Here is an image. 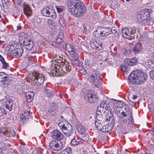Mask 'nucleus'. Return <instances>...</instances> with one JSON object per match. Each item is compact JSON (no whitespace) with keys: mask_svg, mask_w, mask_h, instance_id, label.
Returning <instances> with one entry per match:
<instances>
[{"mask_svg":"<svg viewBox=\"0 0 154 154\" xmlns=\"http://www.w3.org/2000/svg\"><path fill=\"white\" fill-rule=\"evenodd\" d=\"M68 9L72 14L79 17L84 15L86 12V8L80 1L73 0L69 3Z\"/></svg>","mask_w":154,"mask_h":154,"instance_id":"nucleus-1","label":"nucleus"},{"mask_svg":"<svg viewBox=\"0 0 154 154\" xmlns=\"http://www.w3.org/2000/svg\"><path fill=\"white\" fill-rule=\"evenodd\" d=\"M130 82L134 84H142L146 80V75L140 70L132 71L128 76Z\"/></svg>","mask_w":154,"mask_h":154,"instance_id":"nucleus-2","label":"nucleus"},{"mask_svg":"<svg viewBox=\"0 0 154 154\" xmlns=\"http://www.w3.org/2000/svg\"><path fill=\"white\" fill-rule=\"evenodd\" d=\"M112 106V103L106 100L102 101L100 104L99 106L97 108L98 111H100L102 113L106 114L109 112L111 115Z\"/></svg>","mask_w":154,"mask_h":154,"instance_id":"nucleus-3","label":"nucleus"},{"mask_svg":"<svg viewBox=\"0 0 154 154\" xmlns=\"http://www.w3.org/2000/svg\"><path fill=\"white\" fill-rule=\"evenodd\" d=\"M58 126L66 136L69 137L73 134V129L70 123L66 122H62L58 124Z\"/></svg>","mask_w":154,"mask_h":154,"instance_id":"nucleus-4","label":"nucleus"},{"mask_svg":"<svg viewBox=\"0 0 154 154\" xmlns=\"http://www.w3.org/2000/svg\"><path fill=\"white\" fill-rule=\"evenodd\" d=\"M106 114L102 113L100 111H97L96 112L95 125L96 127L97 128L100 127L102 125H103L106 122H107L108 120L106 118Z\"/></svg>","mask_w":154,"mask_h":154,"instance_id":"nucleus-5","label":"nucleus"},{"mask_svg":"<svg viewBox=\"0 0 154 154\" xmlns=\"http://www.w3.org/2000/svg\"><path fill=\"white\" fill-rule=\"evenodd\" d=\"M150 13L148 11V9H146L142 11L140 14L138 16L137 19L140 22L146 25L150 19Z\"/></svg>","mask_w":154,"mask_h":154,"instance_id":"nucleus-6","label":"nucleus"},{"mask_svg":"<svg viewBox=\"0 0 154 154\" xmlns=\"http://www.w3.org/2000/svg\"><path fill=\"white\" fill-rule=\"evenodd\" d=\"M135 28H128L125 27L122 30V34L123 36L128 39H131L134 38V34L136 32Z\"/></svg>","mask_w":154,"mask_h":154,"instance_id":"nucleus-7","label":"nucleus"},{"mask_svg":"<svg viewBox=\"0 0 154 154\" xmlns=\"http://www.w3.org/2000/svg\"><path fill=\"white\" fill-rule=\"evenodd\" d=\"M83 96L85 99L88 102L94 103L96 101L97 97L95 94L91 90H88L84 94Z\"/></svg>","mask_w":154,"mask_h":154,"instance_id":"nucleus-8","label":"nucleus"},{"mask_svg":"<svg viewBox=\"0 0 154 154\" xmlns=\"http://www.w3.org/2000/svg\"><path fill=\"white\" fill-rule=\"evenodd\" d=\"M42 13L45 16L50 17L54 19L56 17V14L54 9L50 8L49 7L43 8L42 10Z\"/></svg>","mask_w":154,"mask_h":154,"instance_id":"nucleus-9","label":"nucleus"},{"mask_svg":"<svg viewBox=\"0 0 154 154\" xmlns=\"http://www.w3.org/2000/svg\"><path fill=\"white\" fill-rule=\"evenodd\" d=\"M49 146L52 150L58 151L62 148L63 144L60 141L54 140L50 143Z\"/></svg>","mask_w":154,"mask_h":154,"instance_id":"nucleus-10","label":"nucleus"},{"mask_svg":"<svg viewBox=\"0 0 154 154\" xmlns=\"http://www.w3.org/2000/svg\"><path fill=\"white\" fill-rule=\"evenodd\" d=\"M100 74L97 70L92 71L91 75V79L94 83L100 84L101 79L100 78Z\"/></svg>","mask_w":154,"mask_h":154,"instance_id":"nucleus-11","label":"nucleus"},{"mask_svg":"<svg viewBox=\"0 0 154 154\" xmlns=\"http://www.w3.org/2000/svg\"><path fill=\"white\" fill-rule=\"evenodd\" d=\"M33 82L37 85H42L44 83V79L42 75L36 72L32 74Z\"/></svg>","mask_w":154,"mask_h":154,"instance_id":"nucleus-12","label":"nucleus"},{"mask_svg":"<svg viewBox=\"0 0 154 154\" xmlns=\"http://www.w3.org/2000/svg\"><path fill=\"white\" fill-rule=\"evenodd\" d=\"M62 63L61 66L59 69H58L60 72L61 73H66L67 72H69L71 70V66L70 65L69 62L66 61L64 63L63 61H62Z\"/></svg>","mask_w":154,"mask_h":154,"instance_id":"nucleus-13","label":"nucleus"},{"mask_svg":"<svg viewBox=\"0 0 154 154\" xmlns=\"http://www.w3.org/2000/svg\"><path fill=\"white\" fill-rule=\"evenodd\" d=\"M100 126V127H98L97 128L99 130L103 132H106L111 130L113 125L111 126V125L107 121V122H105L103 125H102Z\"/></svg>","mask_w":154,"mask_h":154,"instance_id":"nucleus-14","label":"nucleus"},{"mask_svg":"<svg viewBox=\"0 0 154 154\" xmlns=\"http://www.w3.org/2000/svg\"><path fill=\"white\" fill-rule=\"evenodd\" d=\"M124 117L121 116H119V122L122 124L126 123L132 124L134 122V120L132 115L128 116L127 118H124Z\"/></svg>","mask_w":154,"mask_h":154,"instance_id":"nucleus-15","label":"nucleus"},{"mask_svg":"<svg viewBox=\"0 0 154 154\" xmlns=\"http://www.w3.org/2000/svg\"><path fill=\"white\" fill-rule=\"evenodd\" d=\"M51 135L54 139L59 140L63 139L64 137L63 135L58 130L53 131L51 133Z\"/></svg>","mask_w":154,"mask_h":154,"instance_id":"nucleus-16","label":"nucleus"},{"mask_svg":"<svg viewBox=\"0 0 154 154\" xmlns=\"http://www.w3.org/2000/svg\"><path fill=\"white\" fill-rule=\"evenodd\" d=\"M90 43L91 47L94 49L100 50L102 48V44L96 40H92L90 41Z\"/></svg>","mask_w":154,"mask_h":154,"instance_id":"nucleus-17","label":"nucleus"},{"mask_svg":"<svg viewBox=\"0 0 154 154\" xmlns=\"http://www.w3.org/2000/svg\"><path fill=\"white\" fill-rule=\"evenodd\" d=\"M30 117L29 112L25 110L24 111L23 113L22 114L20 115V121L23 123H25L28 120Z\"/></svg>","mask_w":154,"mask_h":154,"instance_id":"nucleus-18","label":"nucleus"},{"mask_svg":"<svg viewBox=\"0 0 154 154\" xmlns=\"http://www.w3.org/2000/svg\"><path fill=\"white\" fill-rule=\"evenodd\" d=\"M23 42L24 46L25 47V48L29 50L31 49L33 46V42L31 41L30 38L29 39H25Z\"/></svg>","mask_w":154,"mask_h":154,"instance_id":"nucleus-19","label":"nucleus"},{"mask_svg":"<svg viewBox=\"0 0 154 154\" xmlns=\"http://www.w3.org/2000/svg\"><path fill=\"white\" fill-rule=\"evenodd\" d=\"M23 52V49L22 48H17L13 51V55L15 57H20Z\"/></svg>","mask_w":154,"mask_h":154,"instance_id":"nucleus-20","label":"nucleus"},{"mask_svg":"<svg viewBox=\"0 0 154 154\" xmlns=\"http://www.w3.org/2000/svg\"><path fill=\"white\" fill-rule=\"evenodd\" d=\"M72 45L70 44H67L66 45V50L67 51H71L72 53L70 54V56L73 58V59L78 57V55L75 52L73 51V49L72 48Z\"/></svg>","mask_w":154,"mask_h":154,"instance_id":"nucleus-21","label":"nucleus"},{"mask_svg":"<svg viewBox=\"0 0 154 154\" xmlns=\"http://www.w3.org/2000/svg\"><path fill=\"white\" fill-rule=\"evenodd\" d=\"M124 110H123L121 113L122 115V116L123 117H126L127 116L129 115H131L132 113L131 111L128 106L127 105L125 106L124 108Z\"/></svg>","mask_w":154,"mask_h":154,"instance_id":"nucleus-22","label":"nucleus"},{"mask_svg":"<svg viewBox=\"0 0 154 154\" xmlns=\"http://www.w3.org/2000/svg\"><path fill=\"white\" fill-rule=\"evenodd\" d=\"M110 34V28H103L100 32V35L101 36H106Z\"/></svg>","mask_w":154,"mask_h":154,"instance_id":"nucleus-23","label":"nucleus"},{"mask_svg":"<svg viewBox=\"0 0 154 154\" xmlns=\"http://www.w3.org/2000/svg\"><path fill=\"white\" fill-rule=\"evenodd\" d=\"M13 102L12 100L10 99H7L5 103V106L6 109H8L9 111L12 110V105Z\"/></svg>","mask_w":154,"mask_h":154,"instance_id":"nucleus-24","label":"nucleus"},{"mask_svg":"<svg viewBox=\"0 0 154 154\" xmlns=\"http://www.w3.org/2000/svg\"><path fill=\"white\" fill-rule=\"evenodd\" d=\"M27 101L28 102H31L33 100L34 94L33 92H29L26 94Z\"/></svg>","mask_w":154,"mask_h":154,"instance_id":"nucleus-25","label":"nucleus"},{"mask_svg":"<svg viewBox=\"0 0 154 154\" xmlns=\"http://www.w3.org/2000/svg\"><path fill=\"white\" fill-rule=\"evenodd\" d=\"M131 65H129L128 64L126 63L125 60V63L122 64L120 66L121 70L125 72H127L130 69V66Z\"/></svg>","mask_w":154,"mask_h":154,"instance_id":"nucleus-26","label":"nucleus"},{"mask_svg":"<svg viewBox=\"0 0 154 154\" xmlns=\"http://www.w3.org/2000/svg\"><path fill=\"white\" fill-rule=\"evenodd\" d=\"M125 61L126 63L128 64L129 65H132L137 63V59L136 58L134 57L131 59H126Z\"/></svg>","mask_w":154,"mask_h":154,"instance_id":"nucleus-27","label":"nucleus"},{"mask_svg":"<svg viewBox=\"0 0 154 154\" xmlns=\"http://www.w3.org/2000/svg\"><path fill=\"white\" fill-rule=\"evenodd\" d=\"M24 12L26 16H29L31 13V10L29 6L26 5L23 9Z\"/></svg>","mask_w":154,"mask_h":154,"instance_id":"nucleus-28","label":"nucleus"},{"mask_svg":"<svg viewBox=\"0 0 154 154\" xmlns=\"http://www.w3.org/2000/svg\"><path fill=\"white\" fill-rule=\"evenodd\" d=\"M71 63L73 65L76 66H78L79 65L81 64L82 63L81 62H80L78 57L72 59L71 61Z\"/></svg>","mask_w":154,"mask_h":154,"instance_id":"nucleus-29","label":"nucleus"},{"mask_svg":"<svg viewBox=\"0 0 154 154\" xmlns=\"http://www.w3.org/2000/svg\"><path fill=\"white\" fill-rule=\"evenodd\" d=\"M2 87V88H7L11 83V81L8 78L3 81Z\"/></svg>","mask_w":154,"mask_h":154,"instance_id":"nucleus-30","label":"nucleus"},{"mask_svg":"<svg viewBox=\"0 0 154 154\" xmlns=\"http://www.w3.org/2000/svg\"><path fill=\"white\" fill-rule=\"evenodd\" d=\"M72 149L71 147H68L62 151L60 154H71Z\"/></svg>","mask_w":154,"mask_h":154,"instance_id":"nucleus-31","label":"nucleus"},{"mask_svg":"<svg viewBox=\"0 0 154 154\" xmlns=\"http://www.w3.org/2000/svg\"><path fill=\"white\" fill-rule=\"evenodd\" d=\"M112 113V112H111ZM110 116H109V119L107 118V119L108 120V122L109 124L111 125V126H112L114 122V117L112 116L113 114L111 113V115L110 114Z\"/></svg>","mask_w":154,"mask_h":154,"instance_id":"nucleus-32","label":"nucleus"},{"mask_svg":"<svg viewBox=\"0 0 154 154\" xmlns=\"http://www.w3.org/2000/svg\"><path fill=\"white\" fill-rule=\"evenodd\" d=\"M128 98L130 101L132 103H134V100L137 98V96L132 94L128 95Z\"/></svg>","mask_w":154,"mask_h":154,"instance_id":"nucleus-33","label":"nucleus"},{"mask_svg":"<svg viewBox=\"0 0 154 154\" xmlns=\"http://www.w3.org/2000/svg\"><path fill=\"white\" fill-rule=\"evenodd\" d=\"M6 75L3 72H0V81L3 82L4 80L7 79Z\"/></svg>","mask_w":154,"mask_h":154,"instance_id":"nucleus-34","label":"nucleus"},{"mask_svg":"<svg viewBox=\"0 0 154 154\" xmlns=\"http://www.w3.org/2000/svg\"><path fill=\"white\" fill-rule=\"evenodd\" d=\"M71 143L73 145L75 146L80 144V142L77 141L75 139H73L72 140Z\"/></svg>","mask_w":154,"mask_h":154,"instance_id":"nucleus-35","label":"nucleus"},{"mask_svg":"<svg viewBox=\"0 0 154 154\" xmlns=\"http://www.w3.org/2000/svg\"><path fill=\"white\" fill-rule=\"evenodd\" d=\"M6 112L4 108H0V116H2L4 115H6Z\"/></svg>","mask_w":154,"mask_h":154,"instance_id":"nucleus-36","label":"nucleus"},{"mask_svg":"<svg viewBox=\"0 0 154 154\" xmlns=\"http://www.w3.org/2000/svg\"><path fill=\"white\" fill-rule=\"evenodd\" d=\"M111 32L113 34H116L118 35V32H117V29L115 27H112L111 29L110 28V33Z\"/></svg>","mask_w":154,"mask_h":154,"instance_id":"nucleus-37","label":"nucleus"},{"mask_svg":"<svg viewBox=\"0 0 154 154\" xmlns=\"http://www.w3.org/2000/svg\"><path fill=\"white\" fill-rule=\"evenodd\" d=\"M60 24L63 27H64L65 26L66 22L63 18H60L59 20Z\"/></svg>","mask_w":154,"mask_h":154,"instance_id":"nucleus-38","label":"nucleus"},{"mask_svg":"<svg viewBox=\"0 0 154 154\" xmlns=\"http://www.w3.org/2000/svg\"><path fill=\"white\" fill-rule=\"evenodd\" d=\"M22 36H23V38L24 39V41L25 39H29V38H30V37L29 35L24 32L22 33Z\"/></svg>","mask_w":154,"mask_h":154,"instance_id":"nucleus-39","label":"nucleus"},{"mask_svg":"<svg viewBox=\"0 0 154 154\" xmlns=\"http://www.w3.org/2000/svg\"><path fill=\"white\" fill-rule=\"evenodd\" d=\"M10 48L9 49V50L10 51V52L11 53V54H13V51H14L15 49H15V47L13 45H10Z\"/></svg>","mask_w":154,"mask_h":154,"instance_id":"nucleus-40","label":"nucleus"},{"mask_svg":"<svg viewBox=\"0 0 154 154\" xmlns=\"http://www.w3.org/2000/svg\"><path fill=\"white\" fill-rule=\"evenodd\" d=\"M46 95L49 98H51L53 97V94L51 91L50 90H48Z\"/></svg>","mask_w":154,"mask_h":154,"instance_id":"nucleus-41","label":"nucleus"},{"mask_svg":"<svg viewBox=\"0 0 154 154\" xmlns=\"http://www.w3.org/2000/svg\"><path fill=\"white\" fill-rule=\"evenodd\" d=\"M1 63L2 64V67L3 69H6L8 66V64L6 63L5 60Z\"/></svg>","mask_w":154,"mask_h":154,"instance_id":"nucleus-42","label":"nucleus"},{"mask_svg":"<svg viewBox=\"0 0 154 154\" xmlns=\"http://www.w3.org/2000/svg\"><path fill=\"white\" fill-rule=\"evenodd\" d=\"M114 100L116 101V103H117V104L119 103V104L118 105H117V107H121L122 106H120V104H121L122 105H123V104L125 105V104L121 101L119 100Z\"/></svg>","mask_w":154,"mask_h":154,"instance_id":"nucleus-43","label":"nucleus"},{"mask_svg":"<svg viewBox=\"0 0 154 154\" xmlns=\"http://www.w3.org/2000/svg\"><path fill=\"white\" fill-rule=\"evenodd\" d=\"M61 38H60L59 37H57L56 40L57 41V43L58 44L60 43L62 41V39L63 38V35L62 34H61Z\"/></svg>","mask_w":154,"mask_h":154,"instance_id":"nucleus-44","label":"nucleus"},{"mask_svg":"<svg viewBox=\"0 0 154 154\" xmlns=\"http://www.w3.org/2000/svg\"><path fill=\"white\" fill-rule=\"evenodd\" d=\"M76 128L77 129L78 131L83 128L82 126L79 123H77L76 125Z\"/></svg>","mask_w":154,"mask_h":154,"instance_id":"nucleus-45","label":"nucleus"},{"mask_svg":"<svg viewBox=\"0 0 154 154\" xmlns=\"http://www.w3.org/2000/svg\"><path fill=\"white\" fill-rule=\"evenodd\" d=\"M135 46L140 50L143 48L142 44L140 42H137Z\"/></svg>","mask_w":154,"mask_h":154,"instance_id":"nucleus-46","label":"nucleus"},{"mask_svg":"<svg viewBox=\"0 0 154 154\" xmlns=\"http://www.w3.org/2000/svg\"><path fill=\"white\" fill-rule=\"evenodd\" d=\"M133 51L135 53H139L140 51V49L134 46L133 49Z\"/></svg>","mask_w":154,"mask_h":154,"instance_id":"nucleus-47","label":"nucleus"},{"mask_svg":"<svg viewBox=\"0 0 154 154\" xmlns=\"http://www.w3.org/2000/svg\"><path fill=\"white\" fill-rule=\"evenodd\" d=\"M154 61H152L151 60H149L148 61V63L149 65L152 67H153V64L154 63Z\"/></svg>","mask_w":154,"mask_h":154,"instance_id":"nucleus-48","label":"nucleus"},{"mask_svg":"<svg viewBox=\"0 0 154 154\" xmlns=\"http://www.w3.org/2000/svg\"><path fill=\"white\" fill-rule=\"evenodd\" d=\"M78 132L80 134H85V131L83 128H82V129H80V130Z\"/></svg>","mask_w":154,"mask_h":154,"instance_id":"nucleus-49","label":"nucleus"},{"mask_svg":"<svg viewBox=\"0 0 154 154\" xmlns=\"http://www.w3.org/2000/svg\"><path fill=\"white\" fill-rule=\"evenodd\" d=\"M23 36H22V33L20 35L19 37V40L21 41V42L24 41V38Z\"/></svg>","mask_w":154,"mask_h":154,"instance_id":"nucleus-50","label":"nucleus"},{"mask_svg":"<svg viewBox=\"0 0 154 154\" xmlns=\"http://www.w3.org/2000/svg\"><path fill=\"white\" fill-rule=\"evenodd\" d=\"M130 51L129 50H126L123 52V54L125 55H127L128 54H130Z\"/></svg>","mask_w":154,"mask_h":154,"instance_id":"nucleus-51","label":"nucleus"},{"mask_svg":"<svg viewBox=\"0 0 154 154\" xmlns=\"http://www.w3.org/2000/svg\"><path fill=\"white\" fill-rule=\"evenodd\" d=\"M78 66H79V70H81V71L85 70L83 67L82 66L81 64V65H79Z\"/></svg>","mask_w":154,"mask_h":154,"instance_id":"nucleus-52","label":"nucleus"},{"mask_svg":"<svg viewBox=\"0 0 154 154\" xmlns=\"http://www.w3.org/2000/svg\"><path fill=\"white\" fill-rule=\"evenodd\" d=\"M57 11L58 13H60L62 12L63 11V9L62 8H56Z\"/></svg>","mask_w":154,"mask_h":154,"instance_id":"nucleus-53","label":"nucleus"},{"mask_svg":"<svg viewBox=\"0 0 154 154\" xmlns=\"http://www.w3.org/2000/svg\"><path fill=\"white\" fill-rule=\"evenodd\" d=\"M4 57L1 55H0V61L2 62L4 61Z\"/></svg>","mask_w":154,"mask_h":154,"instance_id":"nucleus-54","label":"nucleus"},{"mask_svg":"<svg viewBox=\"0 0 154 154\" xmlns=\"http://www.w3.org/2000/svg\"><path fill=\"white\" fill-rule=\"evenodd\" d=\"M56 25L54 23H51V24H50V27H51V28H52V29H54V27H53H53H55V26Z\"/></svg>","mask_w":154,"mask_h":154,"instance_id":"nucleus-55","label":"nucleus"},{"mask_svg":"<svg viewBox=\"0 0 154 154\" xmlns=\"http://www.w3.org/2000/svg\"><path fill=\"white\" fill-rule=\"evenodd\" d=\"M21 27H22V26H21L20 25H19V26H17V29H21Z\"/></svg>","mask_w":154,"mask_h":154,"instance_id":"nucleus-56","label":"nucleus"},{"mask_svg":"<svg viewBox=\"0 0 154 154\" xmlns=\"http://www.w3.org/2000/svg\"><path fill=\"white\" fill-rule=\"evenodd\" d=\"M84 141V140L83 139H81L80 140V141H79L80 142V143H83V142Z\"/></svg>","mask_w":154,"mask_h":154,"instance_id":"nucleus-57","label":"nucleus"},{"mask_svg":"<svg viewBox=\"0 0 154 154\" xmlns=\"http://www.w3.org/2000/svg\"><path fill=\"white\" fill-rule=\"evenodd\" d=\"M4 42V41L0 40V45H2V44Z\"/></svg>","mask_w":154,"mask_h":154,"instance_id":"nucleus-58","label":"nucleus"},{"mask_svg":"<svg viewBox=\"0 0 154 154\" xmlns=\"http://www.w3.org/2000/svg\"><path fill=\"white\" fill-rule=\"evenodd\" d=\"M82 71V72L84 74H85L86 73V72L85 70H83Z\"/></svg>","mask_w":154,"mask_h":154,"instance_id":"nucleus-59","label":"nucleus"},{"mask_svg":"<svg viewBox=\"0 0 154 154\" xmlns=\"http://www.w3.org/2000/svg\"><path fill=\"white\" fill-rule=\"evenodd\" d=\"M58 58H57V59L58 60H61V59L62 58L61 57H58Z\"/></svg>","mask_w":154,"mask_h":154,"instance_id":"nucleus-60","label":"nucleus"},{"mask_svg":"<svg viewBox=\"0 0 154 154\" xmlns=\"http://www.w3.org/2000/svg\"><path fill=\"white\" fill-rule=\"evenodd\" d=\"M58 37H59L60 38H61V35H58Z\"/></svg>","mask_w":154,"mask_h":154,"instance_id":"nucleus-61","label":"nucleus"},{"mask_svg":"<svg viewBox=\"0 0 154 154\" xmlns=\"http://www.w3.org/2000/svg\"><path fill=\"white\" fill-rule=\"evenodd\" d=\"M131 0H126V1L127 2H129L130 1H131Z\"/></svg>","mask_w":154,"mask_h":154,"instance_id":"nucleus-62","label":"nucleus"},{"mask_svg":"<svg viewBox=\"0 0 154 154\" xmlns=\"http://www.w3.org/2000/svg\"><path fill=\"white\" fill-rule=\"evenodd\" d=\"M0 154H2V152H1V151H0Z\"/></svg>","mask_w":154,"mask_h":154,"instance_id":"nucleus-63","label":"nucleus"},{"mask_svg":"<svg viewBox=\"0 0 154 154\" xmlns=\"http://www.w3.org/2000/svg\"><path fill=\"white\" fill-rule=\"evenodd\" d=\"M96 32H97V31L96 32H95V34L96 33Z\"/></svg>","mask_w":154,"mask_h":154,"instance_id":"nucleus-64","label":"nucleus"}]
</instances>
